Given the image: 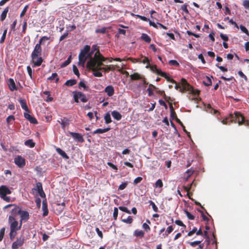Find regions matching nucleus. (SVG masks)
I'll return each mask as SVG.
<instances>
[{"label": "nucleus", "instance_id": "4c0bfd02", "mask_svg": "<svg viewBox=\"0 0 249 249\" xmlns=\"http://www.w3.org/2000/svg\"><path fill=\"white\" fill-rule=\"evenodd\" d=\"M133 221L132 217L130 216H128L126 219H122V221L124 223L127 224H131Z\"/></svg>", "mask_w": 249, "mask_h": 249}, {"label": "nucleus", "instance_id": "20e7f679", "mask_svg": "<svg viewBox=\"0 0 249 249\" xmlns=\"http://www.w3.org/2000/svg\"><path fill=\"white\" fill-rule=\"evenodd\" d=\"M49 39L50 37L44 36L39 39V42L36 45L34 50L31 53V59L34 60L36 58V57L41 56L42 50L41 45L43 42H45Z\"/></svg>", "mask_w": 249, "mask_h": 249}, {"label": "nucleus", "instance_id": "473e14b6", "mask_svg": "<svg viewBox=\"0 0 249 249\" xmlns=\"http://www.w3.org/2000/svg\"><path fill=\"white\" fill-rule=\"evenodd\" d=\"M24 144L26 146H29L31 148H33L35 146V143L33 142V141L32 139H30L25 141Z\"/></svg>", "mask_w": 249, "mask_h": 249}, {"label": "nucleus", "instance_id": "72a5a7b5", "mask_svg": "<svg viewBox=\"0 0 249 249\" xmlns=\"http://www.w3.org/2000/svg\"><path fill=\"white\" fill-rule=\"evenodd\" d=\"M104 119L105 120V123L107 124H108L111 122V119L110 117V115L109 112H107L106 114Z\"/></svg>", "mask_w": 249, "mask_h": 249}, {"label": "nucleus", "instance_id": "f03ea898", "mask_svg": "<svg viewBox=\"0 0 249 249\" xmlns=\"http://www.w3.org/2000/svg\"><path fill=\"white\" fill-rule=\"evenodd\" d=\"M95 52L94 56L91 57L87 62V68H94L95 66L103 65V62L106 61V57H104L100 53L99 47L97 45H93L91 48L90 55Z\"/></svg>", "mask_w": 249, "mask_h": 249}, {"label": "nucleus", "instance_id": "f3484780", "mask_svg": "<svg viewBox=\"0 0 249 249\" xmlns=\"http://www.w3.org/2000/svg\"><path fill=\"white\" fill-rule=\"evenodd\" d=\"M36 188L38 193L41 197H45V194L43 190L42 183L41 182H37L36 183Z\"/></svg>", "mask_w": 249, "mask_h": 249}, {"label": "nucleus", "instance_id": "de8ad7c7", "mask_svg": "<svg viewBox=\"0 0 249 249\" xmlns=\"http://www.w3.org/2000/svg\"><path fill=\"white\" fill-rule=\"evenodd\" d=\"M5 228L4 227L2 228L0 230V241H2L3 238L5 233Z\"/></svg>", "mask_w": 249, "mask_h": 249}, {"label": "nucleus", "instance_id": "0e129e2a", "mask_svg": "<svg viewBox=\"0 0 249 249\" xmlns=\"http://www.w3.org/2000/svg\"><path fill=\"white\" fill-rule=\"evenodd\" d=\"M175 222L177 225L181 226V227H183L184 229H185L186 228V226L180 220H176Z\"/></svg>", "mask_w": 249, "mask_h": 249}, {"label": "nucleus", "instance_id": "0eeeda50", "mask_svg": "<svg viewBox=\"0 0 249 249\" xmlns=\"http://www.w3.org/2000/svg\"><path fill=\"white\" fill-rule=\"evenodd\" d=\"M11 207H14L11 211V216L14 217L20 214L21 211V208L15 204H8L5 206L4 208L6 209Z\"/></svg>", "mask_w": 249, "mask_h": 249}, {"label": "nucleus", "instance_id": "3c124183", "mask_svg": "<svg viewBox=\"0 0 249 249\" xmlns=\"http://www.w3.org/2000/svg\"><path fill=\"white\" fill-rule=\"evenodd\" d=\"M119 209L120 210L123 211V212H124L128 214H130L131 213V212L128 210L127 209V208L125 207H124V206H120L119 207Z\"/></svg>", "mask_w": 249, "mask_h": 249}, {"label": "nucleus", "instance_id": "69168bd1", "mask_svg": "<svg viewBox=\"0 0 249 249\" xmlns=\"http://www.w3.org/2000/svg\"><path fill=\"white\" fill-rule=\"evenodd\" d=\"M142 177H138L134 180L133 183L134 184H137L139 183H140L142 181Z\"/></svg>", "mask_w": 249, "mask_h": 249}, {"label": "nucleus", "instance_id": "37998d69", "mask_svg": "<svg viewBox=\"0 0 249 249\" xmlns=\"http://www.w3.org/2000/svg\"><path fill=\"white\" fill-rule=\"evenodd\" d=\"M57 207H60V210H59V213H61L65 209V202H63L61 203H58V204H57Z\"/></svg>", "mask_w": 249, "mask_h": 249}, {"label": "nucleus", "instance_id": "c03bdc74", "mask_svg": "<svg viewBox=\"0 0 249 249\" xmlns=\"http://www.w3.org/2000/svg\"><path fill=\"white\" fill-rule=\"evenodd\" d=\"M139 62L142 63L143 64H147L146 68H148L149 67V66L150 65L149 61L148 58L147 57H144L142 61H139Z\"/></svg>", "mask_w": 249, "mask_h": 249}, {"label": "nucleus", "instance_id": "9d476101", "mask_svg": "<svg viewBox=\"0 0 249 249\" xmlns=\"http://www.w3.org/2000/svg\"><path fill=\"white\" fill-rule=\"evenodd\" d=\"M73 98L74 102L76 103H79V100L83 103L87 102L88 100L85 94H74Z\"/></svg>", "mask_w": 249, "mask_h": 249}, {"label": "nucleus", "instance_id": "39448f33", "mask_svg": "<svg viewBox=\"0 0 249 249\" xmlns=\"http://www.w3.org/2000/svg\"><path fill=\"white\" fill-rule=\"evenodd\" d=\"M11 194L10 190L5 185L0 186V197L4 201L9 202L11 201V197L6 196L7 195Z\"/></svg>", "mask_w": 249, "mask_h": 249}, {"label": "nucleus", "instance_id": "09e8293b", "mask_svg": "<svg viewBox=\"0 0 249 249\" xmlns=\"http://www.w3.org/2000/svg\"><path fill=\"white\" fill-rule=\"evenodd\" d=\"M7 29H5L3 33V34H2V36L1 37V39L0 40V43H3L4 42V40L5 39V38H6V34H7Z\"/></svg>", "mask_w": 249, "mask_h": 249}, {"label": "nucleus", "instance_id": "4be33fe9", "mask_svg": "<svg viewBox=\"0 0 249 249\" xmlns=\"http://www.w3.org/2000/svg\"><path fill=\"white\" fill-rule=\"evenodd\" d=\"M151 70L153 72L160 76H164L165 75L164 74V72H162L160 69H158L156 65H152L151 67Z\"/></svg>", "mask_w": 249, "mask_h": 249}, {"label": "nucleus", "instance_id": "e2e57ef3", "mask_svg": "<svg viewBox=\"0 0 249 249\" xmlns=\"http://www.w3.org/2000/svg\"><path fill=\"white\" fill-rule=\"evenodd\" d=\"M197 228L196 227H194V228L192 229V231H190L188 234H187V236H192L193 234H194L195 232L196 233V231H197Z\"/></svg>", "mask_w": 249, "mask_h": 249}, {"label": "nucleus", "instance_id": "6ab92c4d", "mask_svg": "<svg viewBox=\"0 0 249 249\" xmlns=\"http://www.w3.org/2000/svg\"><path fill=\"white\" fill-rule=\"evenodd\" d=\"M42 210L43 212L42 214L43 216L45 217L47 216L48 214L49 211L48 209L47 202L46 200H43L42 202Z\"/></svg>", "mask_w": 249, "mask_h": 249}, {"label": "nucleus", "instance_id": "774afa93", "mask_svg": "<svg viewBox=\"0 0 249 249\" xmlns=\"http://www.w3.org/2000/svg\"><path fill=\"white\" fill-rule=\"evenodd\" d=\"M243 5L246 9H249V0H245L243 2Z\"/></svg>", "mask_w": 249, "mask_h": 249}, {"label": "nucleus", "instance_id": "8fccbe9b", "mask_svg": "<svg viewBox=\"0 0 249 249\" xmlns=\"http://www.w3.org/2000/svg\"><path fill=\"white\" fill-rule=\"evenodd\" d=\"M79 87L80 89H81V88H83L84 90H85V91H87L88 90V87H87V86L86 85L85 83L84 82H83V81H80L79 82Z\"/></svg>", "mask_w": 249, "mask_h": 249}, {"label": "nucleus", "instance_id": "338daca9", "mask_svg": "<svg viewBox=\"0 0 249 249\" xmlns=\"http://www.w3.org/2000/svg\"><path fill=\"white\" fill-rule=\"evenodd\" d=\"M220 36L221 38V39L224 41V42L227 41L229 40V37L226 35L221 33L220 34Z\"/></svg>", "mask_w": 249, "mask_h": 249}, {"label": "nucleus", "instance_id": "ddd939ff", "mask_svg": "<svg viewBox=\"0 0 249 249\" xmlns=\"http://www.w3.org/2000/svg\"><path fill=\"white\" fill-rule=\"evenodd\" d=\"M131 80H142L144 84H146L145 78L137 72L134 73L130 75Z\"/></svg>", "mask_w": 249, "mask_h": 249}, {"label": "nucleus", "instance_id": "7ed1b4c3", "mask_svg": "<svg viewBox=\"0 0 249 249\" xmlns=\"http://www.w3.org/2000/svg\"><path fill=\"white\" fill-rule=\"evenodd\" d=\"M90 47L89 46L86 45L84 46V48L81 50L79 54L78 65L84 67L88 58H89L90 59L91 57L90 53L87 54L90 51Z\"/></svg>", "mask_w": 249, "mask_h": 249}, {"label": "nucleus", "instance_id": "c756f323", "mask_svg": "<svg viewBox=\"0 0 249 249\" xmlns=\"http://www.w3.org/2000/svg\"><path fill=\"white\" fill-rule=\"evenodd\" d=\"M170 119L174 120L177 118L176 112L174 110V109L172 106V105L170 106Z\"/></svg>", "mask_w": 249, "mask_h": 249}, {"label": "nucleus", "instance_id": "e433bc0d", "mask_svg": "<svg viewBox=\"0 0 249 249\" xmlns=\"http://www.w3.org/2000/svg\"><path fill=\"white\" fill-rule=\"evenodd\" d=\"M194 184V181L192 182V183L190 184L188 186H183V188L185 191L187 192V196L190 197V193L189 191L192 188V185Z\"/></svg>", "mask_w": 249, "mask_h": 249}, {"label": "nucleus", "instance_id": "9b49d317", "mask_svg": "<svg viewBox=\"0 0 249 249\" xmlns=\"http://www.w3.org/2000/svg\"><path fill=\"white\" fill-rule=\"evenodd\" d=\"M104 64H103V65H98V66H95V67H94V68H87L88 69H89V70H92V71H95L96 70H104V71H107V72H108L109 71H111L112 70V68H111V66H107V67H102V66H103Z\"/></svg>", "mask_w": 249, "mask_h": 249}, {"label": "nucleus", "instance_id": "4d7b16f0", "mask_svg": "<svg viewBox=\"0 0 249 249\" xmlns=\"http://www.w3.org/2000/svg\"><path fill=\"white\" fill-rule=\"evenodd\" d=\"M127 185V182H123L120 185V186H119V188H118V190H123L126 187Z\"/></svg>", "mask_w": 249, "mask_h": 249}, {"label": "nucleus", "instance_id": "052dcab7", "mask_svg": "<svg viewBox=\"0 0 249 249\" xmlns=\"http://www.w3.org/2000/svg\"><path fill=\"white\" fill-rule=\"evenodd\" d=\"M17 235V231H12V230H10V232L9 233V236L11 240H13L15 236Z\"/></svg>", "mask_w": 249, "mask_h": 249}, {"label": "nucleus", "instance_id": "a18cd8bd", "mask_svg": "<svg viewBox=\"0 0 249 249\" xmlns=\"http://www.w3.org/2000/svg\"><path fill=\"white\" fill-rule=\"evenodd\" d=\"M240 29H241V30L245 34H246L247 35H248V36H249V32L248 30V29L243 25H240Z\"/></svg>", "mask_w": 249, "mask_h": 249}, {"label": "nucleus", "instance_id": "2f4dec72", "mask_svg": "<svg viewBox=\"0 0 249 249\" xmlns=\"http://www.w3.org/2000/svg\"><path fill=\"white\" fill-rule=\"evenodd\" d=\"M141 39L147 43H150L151 40V38L147 34L144 33L142 34Z\"/></svg>", "mask_w": 249, "mask_h": 249}, {"label": "nucleus", "instance_id": "79ce46f5", "mask_svg": "<svg viewBox=\"0 0 249 249\" xmlns=\"http://www.w3.org/2000/svg\"><path fill=\"white\" fill-rule=\"evenodd\" d=\"M184 213L188 219L190 220H194L195 219V216L193 215H192L190 213H189L187 210H184Z\"/></svg>", "mask_w": 249, "mask_h": 249}, {"label": "nucleus", "instance_id": "ea45409f", "mask_svg": "<svg viewBox=\"0 0 249 249\" xmlns=\"http://www.w3.org/2000/svg\"><path fill=\"white\" fill-rule=\"evenodd\" d=\"M163 183L160 179H159L157 180L155 184V187L156 188H162L163 187Z\"/></svg>", "mask_w": 249, "mask_h": 249}, {"label": "nucleus", "instance_id": "dca6fc26", "mask_svg": "<svg viewBox=\"0 0 249 249\" xmlns=\"http://www.w3.org/2000/svg\"><path fill=\"white\" fill-rule=\"evenodd\" d=\"M8 86L11 91H14L17 89L15 82L13 79L9 78L7 81Z\"/></svg>", "mask_w": 249, "mask_h": 249}, {"label": "nucleus", "instance_id": "f704fd0d", "mask_svg": "<svg viewBox=\"0 0 249 249\" xmlns=\"http://www.w3.org/2000/svg\"><path fill=\"white\" fill-rule=\"evenodd\" d=\"M76 80L75 79H71L67 80L65 84L67 86H72L76 84Z\"/></svg>", "mask_w": 249, "mask_h": 249}, {"label": "nucleus", "instance_id": "6e6d98bb", "mask_svg": "<svg viewBox=\"0 0 249 249\" xmlns=\"http://www.w3.org/2000/svg\"><path fill=\"white\" fill-rule=\"evenodd\" d=\"M99 70H96L93 71L94 72L93 73V75L95 77H101L103 76V74L101 72L99 71Z\"/></svg>", "mask_w": 249, "mask_h": 249}, {"label": "nucleus", "instance_id": "a19ab883", "mask_svg": "<svg viewBox=\"0 0 249 249\" xmlns=\"http://www.w3.org/2000/svg\"><path fill=\"white\" fill-rule=\"evenodd\" d=\"M148 203H149L150 205H151L152 206V209L154 212H158V211H159L158 208L155 205L154 202H153L152 200H149Z\"/></svg>", "mask_w": 249, "mask_h": 249}, {"label": "nucleus", "instance_id": "c9c22d12", "mask_svg": "<svg viewBox=\"0 0 249 249\" xmlns=\"http://www.w3.org/2000/svg\"><path fill=\"white\" fill-rule=\"evenodd\" d=\"M71 55L69 56V57L68 58L67 60L64 62L61 65V68H64L68 66L71 62Z\"/></svg>", "mask_w": 249, "mask_h": 249}, {"label": "nucleus", "instance_id": "5fc2aeb1", "mask_svg": "<svg viewBox=\"0 0 249 249\" xmlns=\"http://www.w3.org/2000/svg\"><path fill=\"white\" fill-rule=\"evenodd\" d=\"M198 212H199L201 214V216L204 221H209V219L204 214L203 211L200 210L199 209L197 210Z\"/></svg>", "mask_w": 249, "mask_h": 249}, {"label": "nucleus", "instance_id": "4468645a", "mask_svg": "<svg viewBox=\"0 0 249 249\" xmlns=\"http://www.w3.org/2000/svg\"><path fill=\"white\" fill-rule=\"evenodd\" d=\"M70 134L71 135V136L77 142L81 143L84 142V139L83 137V136L81 134L78 133L72 132H70Z\"/></svg>", "mask_w": 249, "mask_h": 249}, {"label": "nucleus", "instance_id": "423d86ee", "mask_svg": "<svg viewBox=\"0 0 249 249\" xmlns=\"http://www.w3.org/2000/svg\"><path fill=\"white\" fill-rule=\"evenodd\" d=\"M8 221L10 223V230H12V231H17L19 230L20 229H18V222L16 220L14 217L12 216H9L8 218Z\"/></svg>", "mask_w": 249, "mask_h": 249}, {"label": "nucleus", "instance_id": "1a4fd4ad", "mask_svg": "<svg viewBox=\"0 0 249 249\" xmlns=\"http://www.w3.org/2000/svg\"><path fill=\"white\" fill-rule=\"evenodd\" d=\"M15 163L19 168L25 165V159L21 156H18L14 159Z\"/></svg>", "mask_w": 249, "mask_h": 249}, {"label": "nucleus", "instance_id": "f257e3e1", "mask_svg": "<svg viewBox=\"0 0 249 249\" xmlns=\"http://www.w3.org/2000/svg\"><path fill=\"white\" fill-rule=\"evenodd\" d=\"M164 76L162 77L166 78L167 81L171 82L172 83L175 84V89L178 90L181 92H188V93H199L200 90L197 89H195L193 86L190 85L187 80L184 78H181L180 81L177 83L173 79L170 78L169 76L164 72Z\"/></svg>", "mask_w": 249, "mask_h": 249}, {"label": "nucleus", "instance_id": "b1692460", "mask_svg": "<svg viewBox=\"0 0 249 249\" xmlns=\"http://www.w3.org/2000/svg\"><path fill=\"white\" fill-rule=\"evenodd\" d=\"M199 94H190L189 97V99L192 101H194L195 103H198V101L201 100V98L199 97Z\"/></svg>", "mask_w": 249, "mask_h": 249}, {"label": "nucleus", "instance_id": "412c9836", "mask_svg": "<svg viewBox=\"0 0 249 249\" xmlns=\"http://www.w3.org/2000/svg\"><path fill=\"white\" fill-rule=\"evenodd\" d=\"M18 101L19 102L21 107L23 109L25 110L26 112H30L25 99L20 98L18 99Z\"/></svg>", "mask_w": 249, "mask_h": 249}, {"label": "nucleus", "instance_id": "13d9d810", "mask_svg": "<svg viewBox=\"0 0 249 249\" xmlns=\"http://www.w3.org/2000/svg\"><path fill=\"white\" fill-rule=\"evenodd\" d=\"M27 71L30 77L31 78V79H33V76H32L33 71H32V69L31 67L30 66H28L27 67Z\"/></svg>", "mask_w": 249, "mask_h": 249}, {"label": "nucleus", "instance_id": "864d4df0", "mask_svg": "<svg viewBox=\"0 0 249 249\" xmlns=\"http://www.w3.org/2000/svg\"><path fill=\"white\" fill-rule=\"evenodd\" d=\"M72 68L74 73L78 77H79L80 76V73L77 67L75 65H73Z\"/></svg>", "mask_w": 249, "mask_h": 249}, {"label": "nucleus", "instance_id": "a211bd4d", "mask_svg": "<svg viewBox=\"0 0 249 249\" xmlns=\"http://www.w3.org/2000/svg\"><path fill=\"white\" fill-rule=\"evenodd\" d=\"M19 214L21 220H24L25 222L27 221L30 218V215L27 211L21 210Z\"/></svg>", "mask_w": 249, "mask_h": 249}, {"label": "nucleus", "instance_id": "cd10ccee", "mask_svg": "<svg viewBox=\"0 0 249 249\" xmlns=\"http://www.w3.org/2000/svg\"><path fill=\"white\" fill-rule=\"evenodd\" d=\"M9 11V7H6L3 12H2L1 16H0V19L1 21H3L5 20V19L6 18L7 14Z\"/></svg>", "mask_w": 249, "mask_h": 249}, {"label": "nucleus", "instance_id": "a878e982", "mask_svg": "<svg viewBox=\"0 0 249 249\" xmlns=\"http://www.w3.org/2000/svg\"><path fill=\"white\" fill-rule=\"evenodd\" d=\"M110 129V127H107V128H104V129L98 128V129H97L96 130H95V131H94L92 132V134H97V133L102 134V133H106V132L108 131Z\"/></svg>", "mask_w": 249, "mask_h": 249}, {"label": "nucleus", "instance_id": "7c9ffc66", "mask_svg": "<svg viewBox=\"0 0 249 249\" xmlns=\"http://www.w3.org/2000/svg\"><path fill=\"white\" fill-rule=\"evenodd\" d=\"M104 91L107 93H114V89L112 86L109 85L106 87Z\"/></svg>", "mask_w": 249, "mask_h": 249}, {"label": "nucleus", "instance_id": "58836bf2", "mask_svg": "<svg viewBox=\"0 0 249 249\" xmlns=\"http://www.w3.org/2000/svg\"><path fill=\"white\" fill-rule=\"evenodd\" d=\"M48 79L50 80H53L55 79L56 82H58L59 80V78L58 77V75L56 73H52V75L48 78Z\"/></svg>", "mask_w": 249, "mask_h": 249}, {"label": "nucleus", "instance_id": "bb28decb", "mask_svg": "<svg viewBox=\"0 0 249 249\" xmlns=\"http://www.w3.org/2000/svg\"><path fill=\"white\" fill-rule=\"evenodd\" d=\"M207 108L210 109V113L216 115L217 117H218V115H220V112L217 110L213 108L210 104L208 105Z\"/></svg>", "mask_w": 249, "mask_h": 249}, {"label": "nucleus", "instance_id": "603ef678", "mask_svg": "<svg viewBox=\"0 0 249 249\" xmlns=\"http://www.w3.org/2000/svg\"><path fill=\"white\" fill-rule=\"evenodd\" d=\"M118 214V209L116 207H115L114 208L113 213V216L114 220H116L117 219Z\"/></svg>", "mask_w": 249, "mask_h": 249}, {"label": "nucleus", "instance_id": "6e6552de", "mask_svg": "<svg viewBox=\"0 0 249 249\" xmlns=\"http://www.w3.org/2000/svg\"><path fill=\"white\" fill-rule=\"evenodd\" d=\"M24 237L23 236H20L16 241L13 243L12 245V249H18L20 247L22 246L24 243Z\"/></svg>", "mask_w": 249, "mask_h": 249}, {"label": "nucleus", "instance_id": "49530a36", "mask_svg": "<svg viewBox=\"0 0 249 249\" xmlns=\"http://www.w3.org/2000/svg\"><path fill=\"white\" fill-rule=\"evenodd\" d=\"M156 89V88L152 84H150L147 90L148 91V93H153V92Z\"/></svg>", "mask_w": 249, "mask_h": 249}, {"label": "nucleus", "instance_id": "c85d7f7f", "mask_svg": "<svg viewBox=\"0 0 249 249\" xmlns=\"http://www.w3.org/2000/svg\"><path fill=\"white\" fill-rule=\"evenodd\" d=\"M134 235L136 237L142 238L144 235V232L142 230H136L134 232Z\"/></svg>", "mask_w": 249, "mask_h": 249}, {"label": "nucleus", "instance_id": "2eb2a0df", "mask_svg": "<svg viewBox=\"0 0 249 249\" xmlns=\"http://www.w3.org/2000/svg\"><path fill=\"white\" fill-rule=\"evenodd\" d=\"M29 112H26L24 113V117L27 119L31 123L34 124H37V120L33 116L29 114Z\"/></svg>", "mask_w": 249, "mask_h": 249}, {"label": "nucleus", "instance_id": "5701e85b", "mask_svg": "<svg viewBox=\"0 0 249 249\" xmlns=\"http://www.w3.org/2000/svg\"><path fill=\"white\" fill-rule=\"evenodd\" d=\"M112 117L117 121H119L122 119V115L118 111L114 110L111 112Z\"/></svg>", "mask_w": 249, "mask_h": 249}, {"label": "nucleus", "instance_id": "f8f14e48", "mask_svg": "<svg viewBox=\"0 0 249 249\" xmlns=\"http://www.w3.org/2000/svg\"><path fill=\"white\" fill-rule=\"evenodd\" d=\"M43 62V59L41 56L36 57L35 59H31V62L32 64V67H39L41 65L42 62Z\"/></svg>", "mask_w": 249, "mask_h": 249}, {"label": "nucleus", "instance_id": "bf43d9fd", "mask_svg": "<svg viewBox=\"0 0 249 249\" xmlns=\"http://www.w3.org/2000/svg\"><path fill=\"white\" fill-rule=\"evenodd\" d=\"M169 64L171 65L179 66V64L175 60H171L169 61Z\"/></svg>", "mask_w": 249, "mask_h": 249}, {"label": "nucleus", "instance_id": "393cba45", "mask_svg": "<svg viewBox=\"0 0 249 249\" xmlns=\"http://www.w3.org/2000/svg\"><path fill=\"white\" fill-rule=\"evenodd\" d=\"M56 151L63 158H64L65 159H69V157L67 155V154L64 151H63L61 148H56Z\"/></svg>", "mask_w": 249, "mask_h": 249}, {"label": "nucleus", "instance_id": "aec40b11", "mask_svg": "<svg viewBox=\"0 0 249 249\" xmlns=\"http://www.w3.org/2000/svg\"><path fill=\"white\" fill-rule=\"evenodd\" d=\"M69 120L66 118L64 117L63 118L61 119V121H58V122L61 124V127L65 129V127L69 125Z\"/></svg>", "mask_w": 249, "mask_h": 249}, {"label": "nucleus", "instance_id": "680f3d73", "mask_svg": "<svg viewBox=\"0 0 249 249\" xmlns=\"http://www.w3.org/2000/svg\"><path fill=\"white\" fill-rule=\"evenodd\" d=\"M95 32L96 33L105 34L106 32V28L105 27H103L101 29H97L96 30Z\"/></svg>", "mask_w": 249, "mask_h": 249}]
</instances>
